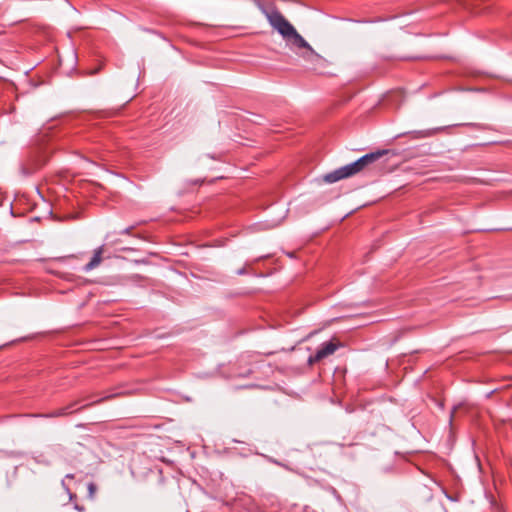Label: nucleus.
Masks as SVG:
<instances>
[{
    "label": "nucleus",
    "mask_w": 512,
    "mask_h": 512,
    "mask_svg": "<svg viewBox=\"0 0 512 512\" xmlns=\"http://www.w3.org/2000/svg\"><path fill=\"white\" fill-rule=\"evenodd\" d=\"M350 176H352V162L325 174L323 181L332 184Z\"/></svg>",
    "instance_id": "nucleus-3"
},
{
    "label": "nucleus",
    "mask_w": 512,
    "mask_h": 512,
    "mask_svg": "<svg viewBox=\"0 0 512 512\" xmlns=\"http://www.w3.org/2000/svg\"><path fill=\"white\" fill-rule=\"evenodd\" d=\"M132 228H133L132 226H131V227H127V228H125V229L121 230V231L119 232V234H127V235H128V234H130V232H131Z\"/></svg>",
    "instance_id": "nucleus-12"
},
{
    "label": "nucleus",
    "mask_w": 512,
    "mask_h": 512,
    "mask_svg": "<svg viewBox=\"0 0 512 512\" xmlns=\"http://www.w3.org/2000/svg\"><path fill=\"white\" fill-rule=\"evenodd\" d=\"M103 251H104V246H99L98 248H96L94 250V253H93V256L91 258V260L85 264L83 266V271L84 272H90L92 271L93 269H95L96 267H98L102 261V254H103Z\"/></svg>",
    "instance_id": "nucleus-5"
},
{
    "label": "nucleus",
    "mask_w": 512,
    "mask_h": 512,
    "mask_svg": "<svg viewBox=\"0 0 512 512\" xmlns=\"http://www.w3.org/2000/svg\"><path fill=\"white\" fill-rule=\"evenodd\" d=\"M384 153V151L372 152L360 157L357 160H354V174L368 168L376 160H378Z\"/></svg>",
    "instance_id": "nucleus-4"
},
{
    "label": "nucleus",
    "mask_w": 512,
    "mask_h": 512,
    "mask_svg": "<svg viewBox=\"0 0 512 512\" xmlns=\"http://www.w3.org/2000/svg\"><path fill=\"white\" fill-rule=\"evenodd\" d=\"M75 507H76V509H77V510H79V511H83V508H81L80 506H77V505H76Z\"/></svg>",
    "instance_id": "nucleus-16"
},
{
    "label": "nucleus",
    "mask_w": 512,
    "mask_h": 512,
    "mask_svg": "<svg viewBox=\"0 0 512 512\" xmlns=\"http://www.w3.org/2000/svg\"><path fill=\"white\" fill-rule=\"evenodd\" d=\"M66 478L73 479L74 475L73 474H68V475H66Z\"/></svg>",
    "instance_id": "nucleus-15"
},
{
    "label": "nucleus",
    "mask_w": 512,
    "mask_h": 512,
    "mask_svg": "<svg viewBox=\"0 0 512 512\" xmlns=\"http://www.w3.org/2000/svg\"><path fill=\"white\" fill-rule=\"evenodd\" d=\"M269 24L284 38H289L290 33H295V28L276 9L265 11Z\"/></svg>",
    "instance_id": "nucleus-1"
},
{
    "label": "nucleus",
    "mask_w": 512,
    "mask_h": 512,
    "mask_svg": "<svg viewBox=\"0 0 512 512\" xmlns=\"http://www.w3.org/2000/svg\"><path fill=\"white\" fill-rule=\"evenodd\" d=\"M292 40L293 45L298 48H305L308 50L311 56H314L315 53L308 42L295 30V33H290L289 38Z\"/></svg>",
    "instance_id": "nucleus-6"
},
{
    "label": "nucleus",
    "mask_w": 512,
    "mask_h": 512,
    "mask_svg": "<svg viewBox=\"0 0 512 512\" xmlns=\"http://www.w3.org/2000/svg\"><path fill=\"white\" fill-rule=\"evenodd\" d=\"M70 412L68 411V408L59 410L58 413H56V416H62V415H68Z\"/></svg>",
    "instance_id": "nucleus-11"
},
{
    "label": "nucleus",
    "mask_w": 512,
    "mask_h": 512,
    "mask_svg": "<svg viewBox=\"0 0 512 512\" xmlns=\"http://www.w3.org/2000/svg\"><path fill=\"white\" fill-rule=\"evenodd\" d=\"M337 347V344L332 341L322 343L316 350L315 354L309 356L308 363L313 364L323 360L333 354L337 350Z\"/></svg>",
    "instance_id": "nucleus-2"
},
{
    "label": "nucleus",
    "mask_w": 512,
    "mask_h": 512,
    "mask_svg": "<svg viewBox=\"0 0 512 512\" xmlns=\"http://www.w3.org/2000/svg\"><path fill=\"white\" fill-rule=\"evenodd\" d=\"M21 173L24 176H29L32 173V171L30 169L26 168L25 166H22L21 167Z\"/></svg>",
    "instance_id": "nucleus-10"
},
{
    "label": "nucleus",
    "mask_w": 512,
    "mask_h": 512,
    "mask_svg": "<svg viewBox=\"0 0 512 512\" xmlns=\"http://www.w3.org/2000/svg\"><path fill=\"white\" fill-rule=\"evenodd\" d=\"M442 130H443V128L438 127V128L414 131V132H411V134L413 135L414 139H422V138L432 137Z\"/></svg>",
    "instance_id": "nucleus-7"
},
{
    "label": "nucleus",
    "mask_w": 512,
    "mask_h": 512,
    "mask_svg": "<svg viewBox=\"0 0 512 512\" xmlns=\"http://www.w3.org/2000/svg\"><path fill=\"white\" fill-rule=\"evenodd\" d=\"M361 318H362V315L360 313H356L354 311V328L362 327L365 325L364 322L360 321Z\"/></svg>",
    "instance_id": "nucleus-8"
},
{
    "label": "nucleus",
    "mask_w": 512,
    "mask_h": 512,
    "mask_svg": "<svg viewBox=\"0 0 512 512\" xmlns=\"http://www.w3.org/2000/svg\"><path fill=\"white\" fill-rule=\"evenodd\" d=\"M245 273H246L245 268L239 269V270L237 271V274H238V275H243V274H245Z\"/></svg>",
    "instance_id": "nucleus-13"
},
{
    "label": "nucleus",
    "mask_w": 512,
    "mask_h": 512,
    "mask_svg": "<svg viewBox=\"0 0 512 512\" xmlns=\"http://www.w3.org/2000/svg\"><path fill=\"white\" fill-rule=\"evenodd\" d=\"M280 222H273L272 224L268 225L269 228L276 227Z\"/></svg>",
    "instance_id": "nucleus-14"
},
{
    "label": "nucleus",
    "mask_w": 512,
    "mask_h": 512,
    "mask_svg": "<svg viewBox=\"0 0 512 512\" xmlns=\"http://www.w3.org/2000/svg\"><path fill=\"white\" fill-rule=\"evenodd\" d=\"M96 490H97V487H96V485L94 483H89L88 484V494H89V497L91 499L94 498Z\"/></svg>",
    "instance_id": "nucleus-9"
},
{
    "label": "nucleus",
    "mask_w": 512,
    "mask_h": 512,
    "mask_svg": "<svg viewBox=\"0 0 512 512\" xmlns=\"http://www.w3.org/2000/svg\"><path fill=\"white\" fill-rule=\"evenodd\" d=\"M103 399H100V400H96L94 401L93 403H99L100 401H102Z\"/></svg>",
    "instance_id": "nucleus-17"
}]
</instances>
